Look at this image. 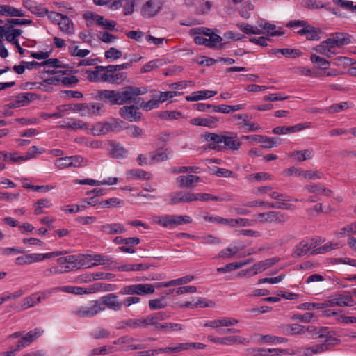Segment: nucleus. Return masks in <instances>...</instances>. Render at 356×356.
Segmentation results:
<instances>
[{
    "mask_svg": "<svg viewBox=\"0 0 356 356\" xmlns=\"http://www.w3.org/2000/svg\"><path fill=\"white\" fill-rule=\"evenodd\" d=\"M104 311L103 305L99 300H91L87 304L76 307L72 310V314L81 318H89L95 316Z\"/></svg>",
    "mask_w": 356,
    "mask_h": 356,
    "instance_id": "1",
    "label": "nucleus"
},
{
    "mask_svg": "<svg viewBox=\"0 0 356 356\" xmlns=\"http://www.w3.org/2000/svg\"><path fill=\"white\" fill-rule=\"evenodd\" d=\"M155 222L163 227L172 229L182 224L191 223L192 219L188 216L165 215L157 217Z\"/></svg>",
    "mask_w": 356,
    "mask_h": 356,
    "instance_id": "2",
    "label": "nucleus"
},
{
    "mask_svg": "<svg viewBox=\"0 0 356 356\" xmlns=\"http://www.w3.org/2000/svg\"><path fill=\"white\" fill-rule=\"evenodd\" d=\"M154 292V286L152 284H134L123 286L119 291L121 295L145 296Z\"/></svg>",
    "mask_w": 356,
    "mask_h": 356,
    "instance_id": "3",
    "label": "nucleus"
},
{
    "mask_svg": "<svg viewBox=\"0 0 356 356\" xmlns=\"http://www.w3.org/2000/svg\"><path fill=\"white\" fill-rule=\"evenodd\" d=\"M255 222L259 223H284L289 220V216L284 213L280 211H267L264 213H260L254 216Z\"/></svg>",
    "mask_w": 356,
    "mask_h": 356,
    "instance_id": "4",
    "label": "nucleus"
},
{
    "mask_svg": "<svg viewBox=\"0 0 356 356\" xmlns=\"http://www.w3.org/2000/svg\"><path fill=\"white\" fill-rule=\"evenodd\" d=\"M207 38L202 35L194 37V42L199 45H204L212 49H222L226 46V42L221 43L222 38L216 33H205Z\"/></svg>",
    "mask_w": 356,
    "mask_h": 356,
    "instance_id": "5",
    "label": "nucleus"
},
{
    "mask_svg": "<svg viewBox=\"0 0 356 356\" xmlns=\"http://www.w3.org/2000/svg\"><path fill=\"white\" fill-rule=\"evenodd\" d=\"M145 92V88H140L134 86L125 87L122 91H118L119 105L130 103L136 97L140 95H143Z\"/></svg>",
    "mask_w": 356,
    "mask_h": 356,
    "instance_id": "6",
    "label": "nucleus"
},
{
    "mask_svg": "<svg viewBox=\"0 0 356 356\" xmlns=\"http://www.w3.org/2000/svg\"><path fill=\"white\" fill-rule=\"evenodd\" d=\"M325 308L329 307H353L356 302L350 293H339L334 295L330 300L325 301Z\"/></svg>",
    "mask_w": 356,
    "mask_h": 356,
    "instance_id": "7",
    "label": "nucleus"
},
{
    "mask_svg": "<svg viewBox=\"0 0 356 356\" xmlns=\"http://www.w3.org/2000/svg\"><path fill=\"white\" fill-rule=\"evenodd\" d=\"M222 143H224L223 149L232 151H237L240 149L242 143L235 132L227 131L221 135Z\"/></svg>",
    "mask_w": 356,
    "mask_h": 356,
    "instance_id": "8",
    "label": "nucleus"
},
{
    "mask_svg": "<svg viewBox=\"0 0 356 356\" xmlns=\"http://www.w3.org/2000/svg\"><path fill=\"white\" fill-rule=\"evenodd\" d=\"M99 300L100 304L103 305L104 311L106 308L113 311H120L123 306V303L120 301L118 296L115 293H108L104 296Z\"/></svg>",
    "mask_w": 356,
    "mask_h": 356,
    "instance_id": "9",
    "label": "nucleus"
},
{
    "mask_svg": "<svg viewBox=\"0 0 356 356\" xmlns=\"http://www.w3.org/2000/svg\"><path fill=\"white\" fill-rule=\"evenodd\" d=\"M337 45L334 44V41L330 38L321 42L319 45H317L314 49L315 51L327 57H332L337 54Z\"/></svg>",
    "mask_w": 356,
    "mask_h": 356,
    "instance_id": "10",
    "label": "nucleus"
},
{
    "mask_svg": "<svg viewBox=\"0 0 356 356\" xmlns=\"http://www.w3.org/2000/svg\"><path fill=\"white\" fill-rule=\"evenodd\" d=\"M138 108L134 106H125L120 109V114L122 118L129 122H137L141 119L142 113Z\"/></svg>",
    "mask_w": 356,
    "mask_h": 356,
    "instance_id": "11",
    "label": "nucleus"
},
{
    "mask_svg": "<svg viewBox=\"0 0 356 356\" xmlns=\"http://www.w3.org/2000/svg\"><path fill=\"white\" fill-rule=\"evenodd\" d=\"M43 332L44 331L41 328H35L29 331L17 341V350H20L29 346L35 339L40 337Z\"/></svg>",
    "mask_w": 356,
    "mask_h": 356,
    "instance_id": "12",
    "label": "nucleus"
},
{
    "mask_svg": "<svg viewBox=\"0 0 356 356\" xmlns=\"http://www.w3.org/2000/svg\"><path fill=\"white\" fill-rule=\"evenodd\" d=\"M170 204H177L181 202H191L195 201V193L186 191H176L169 195Z\"/></svg>",
    "mask_w": 356,
    "mask_h": 356,
    "instance_id": "13",
    "label": "nucleus"
},
{
    "mask_svg": "<svg viewBox=\"0 0 356 356\" xmlns=\"http://www.w3.org/2000/svg\"><path fill=\"white\" fill-rule=\"evenodd\" d=\"M328 339H325L322 343L316 344L310 347H301L298 353L303 356H312L313 355L323 353L329 349Z\"/></svg>",
    "mask_w": 356,
    "mask_h": 356,
    "instance_id": "14",
    "label": "nucleus"
},
{
    "mask_svg": "<svg viewBox=\"0 0 356 356\" xmlns=\"http://www.w3.org/2000/svg\"><path fill=\"white\" fill-rule=\"evenodd\" d=\"M106 66L98 65L95 67V70H87L88 79L91 82H106V78L108 77V73L112 72H108L105 69Z\"/></svg>",
    "mask_w": 356,
    "mask_h": 356,
    "instance_id": "15",
    "label": "nucleus"
},
{
    "mask_svg": "<svg viewBox=\"0 0 356 356\" xmlns=\"http://www.w3.org/2000/svg\"><path fill=\"white\" fill-rule=\"evenodd\" d=\"M201 178L193 175H181L176 178V183L179 188H193Z\"/></svg>",
    "mask_w": 356,
    "mask_h": 356,
    "instance_id": "16",
    "label": "nucleus"
},
{
    "mask_svg": "<svg viewBox=\"0 0 356 356\" xmlns=\"http://www.w3.org/2000/svg\"><path fill=\"white\" fill-rule=\"evenodd\" d=\"M22 33V30L11 29L8 26H0V36H5V39L12 44L18 41L17 38Z\"/></svg>",
    "mask_w": 356,
    "mask_h": 356,
    "instance_id": "17",
    "label": "nucleus"
},
{
    "mask_svg": "<svg viewBox=\"0 0 356 356\" xmlns=\"http://www.w3.org/2000/svg\"><path fill=\"white\" fill-rule=\"evenodd\" d=\"M99 99L108 102L111 105H119L118 91L113 90H99L97 91Z\"/></svg>",
    "mask_w": 356,
    "mask_h": 356,
    "instance_id": "18",
    "label": "nucleus"
},
{
    "mask_svg": "<svg viewBox=\"0 0 356 356\" xmlns=\"http://www.w3.org/2000/svg\"><path fill=\"white\" fill-rule=\"evenodd\" d=\"M309 123H300L294 126H279L275 127L272 130V133L274 134H288L300 131L309 127Z\"/></svg>",
    "mask_w": 356,
    "mask_h": 356,
    "instance_id": "19",
    "label": "nucleus"
},
{
    "mask_svg": "<svg viewBox=\"0 0 356 356\" xmlns=\"http://www.w3.org/2000/svg\"><path fill=\"white\" fill-rule=\"evenodd\" d=\"M316 242L314 241V239L311 241L308 240H302L298 245H296L293 256L294 257H300L305 255L311 249L315 248Z\"/></svg>",
    "mask_w": 356,
    "mask_h": 356,
    "instance_id": "20",
    "label": "nucleus"
},
{
    "mask_svg": "<svg viewBox=\"0 0 356 356\" xmlns=\"http://www.w3.org/2000/svg\"><path fill=\"white\" fill-rule=\"evenodd\" d=\"M219 118L216 116H207L206 118H195L190 120V123L195 126H203L209 128H215L218 126Z\"/></svg>",
    "mask_w": 356,
    "mask_h": 356,
    "instance_id": "21",
    "label": "nucleus"
},
{
    "mask_svg": "<svg viewBox=\"0 0 356 356\" xmlns=\"http://www.w3.org/2000/svg\"><path fill=\"white\" fill-rule=\"evenodd\" d=\"M99 229L107 235L123 234L127 231L125 227L119 222L104 224L100 227Z\"/></svg>",
    "mask_w": 356,
    "mask_h": 356,
    "instance_id": "22",
    "label": "nucleus"
},
{
    "mask_svg": "<svg viewBox=\"0 0 356 356\" xmlns=\"http://www.w3.org/2000/svg\"><path fill=\"white\" fill-rule=\"evenodd\" d=\"M33 96L34 94L31 92L19 94L14 99L10 102L9 107L19 108L26 106L33 99Z\"/></svg>",
    "mask_w": 356,
    "mask_h": 356,
    "instance_id": "23",
    "label": "nucleus"
},
{
    "mask_svg": "<svg viewBox=\"0 0 356 356\" xmlns=\"http://www.w3.org/2000/svg\"><path fill=\"white\" fill-rule=\"evenodd\" d=\"M221 135L222 134L214 133H204L203 135L204 139L208 142H213V143L208 145L207 148L209 149H214L218 152L222 151L223 149V147L220 145V143H222Z\"/></svg>",
    "mask_w": 356,
    "mask_h": 356,
    "instance_id": "24",
    "label": "nucleus"
},
{
    "mask_svg": "<svg viewBox=\"0 0 356 356\" xmlns=\"http://www.w3.org/2000/svg\"><path fill=\"white\" fill-rule=\"evenodd\" d=\"M304 190L310 193L315 195H323L327 197H331L333 195L332 191L328 189L321 183L307 184L304 187Z\"/></svg>",
    "mask_w": 356,
    "mask_h": 356,
    "instance_id": "25",
    "label": "nucleus"
},
{
    "mask_svg": "<svg viewBox=\"0 0 356 356\" xmlns=\"http://www.w3.org/2000/svg\"><path fill=\"white\" fill-rule=\"evenodd\" d=\"M297 33L300 35H305L308 40H318L320 39L319 34L321 33V30L308 24L298 31Z\"/></svg>",
    "mask_w": 356,
    "mask_h": 356,
    "instance_id": "26",
    "label": "nucleus"
},
{
    "mask_svg": "<svg viewBox=\"0 0 356 356\" xmlns=\"http://www.w3.org/2000/svg\"><path fill=\"white\" fill-rule=\"evenodd\" d=\"M61 127L72 129V130H76V129H84L87 130L90 128L89 124L87 122H85L84 121L79 120V119H75V118H70L67 120V121L63 122V124H61Z\"/></svg>",
    "mask_w": 356,
    "mask_h": 356,
    "instance_id": "27",
    "label": "nucleus"
},
{
    "mask_svg": "<svg viewBox=\"0 0 356 356\" xmlns=\"http://www.w3.org/2000/svg\"><path fill=\"white\" fill-rule=\"evenodd\" d=\"M280 260V259L279 257H272L256 263L252 266V269L254 270L252 274H257L270 268L276 263L279 262Z\"/></svg>",
    "mask_w": 356,
    "mask_h": 356,
    "instance_id": "28",
    "label": "nucleus"
},
{
    "mask_svg": "<svg viewBox=\"0 0 356 356\" xmlns=\"http://www.w3.org/2000/svg\"><path fill=\"white\" fill-rule=\"evenodd\" d=\"M140 243V240L138 237L124 238V245L118 248V250L125 253L136 252L134 247Z\"/></svg>",
    "mask_w": 356,
    "mask_h": 356,
    "instance_id": "29",
    "label": "nucleus"
},
{
    "mask_svg": "<svg viewBox=\"0 0 356 356\" xmlns=\"http://www.w3.org/2000/svg\"><path fill=\"white\" fill-rule=\"evenodd\" d=\"M216 94L217 91L214 90H200L193 92L191 95L186 96V99L188 102H196L212 97Z\"/></svg>",
    "mask_w": 356,
    "mask_h": 356,
    "instance_id": "30",
    "label": "nucleus"
},
{
    "mask_svg": "<svg viewBox=\"0 0 356 356\" xmlns=\"http://www.w3.org/2000/svg\"><path fill=\"white\" fill-rule=\"evenodd\" d=\"M0 15L6 17H24L25 13L10 5H0Z\"/></svg>",
    "mask_w": 356,
    "mask_h": 356,
    "instance_id": "31",
    "label": "nucleus"
},
{
    "mask_svg": "<svg viewBox=\"0 0 356 356\" xmlns=\"http://www.w3.org/2000/svg\"><path fill=\"white\" fill-rule=\"evenodd\" d=\"M159 10V6L152 0L147 1L142 8V15L145 17H151L155 15Z\"/></svg>",
    "mask_w": 356,
    "mask_h": 356,
    "instance_id": "32",
    "label": "nucleus"
},
{
    "mask_svg": "<svg viewBox=\"0 0 356 356\" xmlns=\"http://www.w3.org/2000/svg\"><path fill=\"white\" fill-rule=\"evenodd\" d=\"M330 38L334 41L338 48L347 45L350 42V35L344 33H332Z\"/></svg>",
    "mask_w": 356,
    "mask_h": 356,
    "instance_id": "33",
    "label": "nucleus"
},
{
    "mask_svg": "<svg viewBox=\"0 0 356 356\" xmlns=\"http://www.w3.org/2000/svg\"><path fill=\"white\" fill-rule=\"evenodd\" d=\"M60 18L58 22L60 29L66 33L72 34L74 33L73 24L70 19L59 13H56Z\"/></svg>",
    "mask_w": 356,
    "mask_h": 356,
    "instance_id": "34",
    "label": "nucleus"
},
{
    "mask_svg": "<svg viewBox=\"0 0 356 356\" xmlns=\"http://www.w3.org/2000/svg\"><path fill=\"white\" fill-rule=\"evenodd\" d=\"M318 332H315L314 334V338H325V339H328V343H330V341H339V340L333 338L334 335V332L330 331L329 327H318Z\"/></svg>",
    "mask_w": 356,
    "mask_h": 356,
    "instance_id": "35",
    "label": "nucleus"
},
{
    "mask_svg": "<svg viewBox=\"0 0 356 356\" xmlns=\"http://www.w3.org/2000/svg\"><path fill=\"white\" fill-rule=\"evenodd\" d=\"M52 206L51 201L47 198L38 200L33 204V212L35 215H40L44 213V209L50 208Z\"/></svg>",
    "mask_w": 356,
    "mask_h": 356,
    "instance_id": "36",
    "label": "nucleus"
},
{
    "mask_svg": "<svg viewBox=\"0 0 356 356\" xmlns=\"http://www.w3.org/2000/svg\"><path fill=\"white\" fill-rule=\"evenodd\" d=\"M84 108L80 111L81 116L97 115L99 113L102 105L99 103H95L93 104H84Z\"/></svg>",
    "mask_w": 356,
    "mask_h": 356,
    "instance_id": "37",
    "label": "nucleus"
},
{
    "mask_svg": "<svg viewBox=\"0 0 356 356\" xmlns=\"http://www.w3.org/2000/svg\"><path fill=\"white\" fill-rule=\"evenodd\" d=\"M127 76L126 72L117 71L108 73V77L106 78V83L119 85L127 79Z\"/></svg>",
    "mask_w": 356,
    "mask_h": 356,
    "instance_id": "38",
    "label": "nucleus"
},
{
    "mask_svg": "<svg viewBox=\"0 0 356 356\" xmlns=\"http://www.w3.org/2000/svg\"><path fill=\"white\" fill-rule=\"evenodd\" d=\"M126 175L131 179H149V173L141 169H131L126 172Z\"/></svg>",
    "mask_w": 356,
    "mask_h": 356,
    "instance_id": "39",
    "label": "nucleus"
},
{
    "mask_svg": "<svg viewBox=\"0 0 356 356\" xmlns=\"http://www.w3.org/2000/svg\"><path fill=\"white\" fill-rule=\"evenodd\" d=\"M74 266H65V267L52 266L43 270L42 275L44 277H48L54 275L61 274L68 272Z\"/></svg>",
    "mask_w": 356,
    "mask_h": 356,
    "instance_id": "40",
    "label": "nucleus"
},
{
    "mask_svg": "<svg viewBox=\"0 0 356 356\" xmlns=\"http://www.w3.org/2000/svg\"><path fill=\"white\" fill-rule=\"evenodd\" d=\"M314 154L312 149L294 151L290 153L289 156L295 158L298 161H304L312 158Z\"/></svg>",
    "mask_w": 356,
    "mask_h": 356,
    "instance_id": "41",
    "label": "nucleus"
},
{
    "mask_svg": "<svg viewBox=\"0 0 356 356\" xmlns=\"http://www.w3.org/2000/svg\"><path fill=\"white\" fill-rule=\"evenodd\" d=\"M90 258L92 260V266L110 264L113 262L112 258L111 257L99 254H91Z\"/></svg>",
    "mask_w": 356,
    "mask_h": 356,
    "instance_id": "42",
    "label": "nucleus"
},
{
    "mask_svg": "<svg viewBox=\"0 0 356 356\" xmlns=\"http://www.w3.org/2000/svg\"><path fill=\"white\" fill-rule=\"evenodd\" d=\"M273 52L274 54L277 53H281L283 56L287 58H298L300 56L301 51L299 49H288V48H284V49H275L273 50Z\"/></svg>",
    "mask_w": 356,
    "mask_h": 356,
    "instance_id": "43",
    "label": "nucleus"
},
{
    "mask_svg": "<svg viewBox=\"0 0 356 356\" xmlns=\"http://www.w3.org/2000/svg\"><path fill=\"white\" fill-rule=\"evenodd\" d=\"M25 7H26L32 13L39 16H44L48 13V10L45 8H42L35 5L34 3L31 1H25L24 3Z\"/></svg>",
    "mask_w": 356,
    "mask_h": 356,
    "instance_id": "44",
    "label": "nucleus"
},
{
    "mask_svg": "<svg viewBox=\"0 0 356 356\" xmlns=\"http://www.w3.org/2000/svg\"><path fill=\"white\" fill-rule=\"evenodd\" d=\"M108 125V133L109 132H119L124 129L123 124L124 122L120 119H112L111 120L107 122Z\"/></svg>",
    "mask_w": 356,
    "mask_h": 356,
    "instance_id": "45",
    "label": "nucleus"
},
{
    "mask_svg": "<svg viewBox=\"0 0 356 356\" xmlns=\"http://www.w3.org/2000/svg\"><path fill=\"white\" fill-rule=\"evenodd\" d=\"M123 204L122 200L118 197H112L99 203V208H113L121 207Z\"/></svg>",
    "mask_w": 356,
    "mask_h": 356,
    "instance_id": "46",
    "label": "nucleus"
},
{
    "mask_svg": "<svg viewBox=\"0 0 356 356\" xmlns=\"http://www.w3.org/2000/svg\"><path fill=\"white\" fill-rule=\"evenodd\" d=\"M60 289L66 293H73L76 295H83L90 293V291L88 289L80 287V286H66L60 288Z\"/></svg>",
    "mask_w": 356,
    "mask_h": 356,
    "instance_id": "47",
    "label": "nucleus"
},
{
    "mask_svg": "<svg viewBox=\"0 0 356 356\" xmlns=\"http://www.w3.org/2000/svg\"><path fill=\"white\" fill-rule=\"evenodd\" d=\"M127 150L119 144L111 145V154L113 158L122 159L126 156Z\"/></svg>",
    "mask_w": 356,
    "mask_h": 356,
    "instance_id": "48",
    "label": "nucleus"
},
{
    "mask_svg": "<svg viewBox=\"0 0 356 356\" xmlns=\"http://www.w3.org/2000/svg\"><path fill=\"white\" fill-rule=\"evenodd\" d=\"M70 157V167L81 168L87 165L88 159L80 155L71 156Z\"/></svg>",
    "mask_w": 356,
    "mask_h": 356,
    "instance_id": "49",
    "label": "nucleus"
},
{
    "mask_svg": "<svg viewBox=\"0 0 356 356\" xmlns=\"http://www.w3.org/2000/svg\"><path fill=\"white\" fill-rule=\"evenodd\" d=\"M352 106V104L348 102H343L339 104H334L327 108V111L330 113H336L341 112Z\"/></svg>",
    "mask_w": 356,
    "mask_h": 356,
    "instance_id": "50",
    "label": "nucleus"
},
{
    "mask_svg": "<svg viewBox=\"0 0 356 356\" xmlns=\"http://www.w3.org/2000/svg\"><path fill=\"white\" fill-rule=\"evenodd\" d=\"M284 330L289 335L301 334L306 332L304 326L296 323L287 325Z\"/></svg>",
    "mask_w": 356,
    "mask_h": 356,
    "instance_id": "51",
    "label": "nucleus"
},
{
    "mask_svg": "<svg viewBox=\"0 0 356 356\" xmlns=\"http://www.w3.org/2000/svg\"><path fill=\"white\" fill-rule=\"evenodd\" d=\"M75 142L79 144H82L86 147H89L95 149L101 147L102 143L98 140H90L86 138L80 137L75 138Z\"/></svg>",
    "mask_w": 356,
    "mask_h": 356,
    "instance_id": "52",
    "label": "nucleus"
},
{
    "mask_svg": "<svg viewBox=\"0 0 356 356\" xmlns=\"http://www.w3.org/2000/svg\"><path fill=\"white\" fill-rule=\"evenodd\" d=\"M224 343L225 345H233L236 343L238 344H246L248 343V340L241 336H229L225 337Z\"/></svg>",
    "mask_w": 356,
    "mask_h": 356,
    "instance_id": "53",
    "label": "nucleus"
},
{
    "mask_svg": "<svg viewBox=\"0 0 356 356\" xmlns=\"http://www.w3.org/2000/svg\"><path fill=\"white\" fill-rule=\"evenodd\" d=\"M338 248V243H327L326 244L314 249L312 252V254H324L332 250L337 249Z\"/></svg>",
    "mask_w": 356,
    "mask_h": 356,
    "instance_id": "54",
    "label": "nucleus"
},
{
    "mask_svg": "<svg viewBox=\"0 0 356 356\" xmlns=\"http://www.w3.org/2000/svg\"><path fill=\"white\" fill-rule=\"evenodd\" d=\"M122 56V53L114 47H111L104 52L106 59L109 60L110 61L116 60L120 58Z\"/></svg>",
    "mask_w": 356,
    "mask_h": 356,
    "instance_id": "55",
    "label": "nucleus"
},
{
    "mask_svg": "<svg viewBox=\"0 0 356 356\" xmlns=\"http://www.w3.org/2000/svg\"><path fill=\"white\" fill-rule=\"evenodd\" d=\"M0 154L3 156V160L6 161H11L13 163L25 161L24 156H18L17 152L8 153L1 152Z\"/></svg>",
    "mask_w": 356,
    "mask_h": 356,
    "instance_id": "56",
    "label": "nucleus"
},
{
    "mask_svg": "<svg viewBox=\"0 0 356 356\" xmlns=\"http://www.w3.org/2000/svg\"><path fill=\"white\" fill-rule=\"evenodd\" d=\"M310 60L312 63L317 64L321 70H326L330 66V61L316 54H312Z\"/></svg>",
    "mask_w": 356,
    "mask_h": 356,
    "instance_id": "57",
    "label": "nucleus"
},
{
    "mask_svg": "<svg viewBox=\"0 0 356 356\" xmlns=\"http://www.w3.org/2000/svg\"><path fill=\"white\" fill-rule=\"evenodd\" d=\"M239 252V248L236 246L233 248H227L225 250H221L218 254V257L220 259H227L230 258L234 255H236Z\"/></svg>",
    "mask_w": 356,
    "mask_h": 356,
    "instance_id": "58",
    "label": "nucleus"
},
{
    "mask_svg": "<svg viewBox=\"0 0 356 356\" xmlns=\"http://www.w3.org/2000/svg\"><path fill=\"white\" fill-rule=\"evenodd\" d=\"M160 330L164 332L179 331L184 329V326L179 323H163L159 325Z\"/></svg>",
    "mask_w": 356,
    "mask_h": 356,
    "instance_id": "59",
    "label": "nucleus"
},
{
    "mask_svg": "<svg viewBox=\"0 0 356 356\" xmlns=\"http://www.w3.org/2000/svg\"><path fill=\"white\" fill-rule=\"evenodd\" d=\"M298 309H305V310H311V309H321L325 308V303L323 302H304L300 304L298 307Z\"/></svg>",
    "mask_w": 356,
    "mask_h": 356,
    "instance_id": "60",
    "label": "nucleus"
},
{
    "mask_svg": "<svg viewBox=\"0 0 356 356\" xmlns=\"http://www.w3.org/2000/svg\"><path fill=\"white\" fill-rule=\"evenodd\" d=\"M118 349L113 346H105L101 348H97L92 350V355H99L102 354H108L117 351Z\"/></svg>",
    "mask_w": 356,
    "mask_h": 356,
    "instance_id": "61",
    "label": "nucleus"
},
{
    "mask_svg": "<svg viewBox=\"0 0 356 356\" xmlns=\"http://www.w3.org/2000/svg\"><path fill=\"white\" fill-rule=\"evenodd\" d=\"M39 302L36 300V295L35 293H33L31 296L25 298L22 304V309H26L31 307H34L37 304H38Z\"/></svg>",
    "mask_w": 356,
    "mask_h": 356,
    "instance_id": "62",
    "label": "nucleus"
},
{
    "mask_svg": "<svg viewBox=\"0 0 356 356\" xmlns=\"http://www.w3.org/2000/svg\"><path fill=\"white\" fill-rule=\"evenodd\" d=\"M148 305L151 310L163 309L167 306V304L164 302V298L150 300Z\"/></svg>",
    "mask_w": 356,
    "mask_h": 356,
    "instance_id": "63",
    "label": "nucleus"
},
{
    "mask_svg": "<svg viewBox=\"0 0 356 356\" xmlns=\"http://www.w3.org/2000/svg\"><path fill=\"white\" fill-rule=\"evenodd\" d=\"M334 63L337 66L348 67L353 65L355 62L352 58L346 56H338L334 60Z\"/></svg>",
    "mask_w": 356,
    "mask_h": 356,
    "instance_id": "64",
    "label": "nucleus"
}]
</instances>
